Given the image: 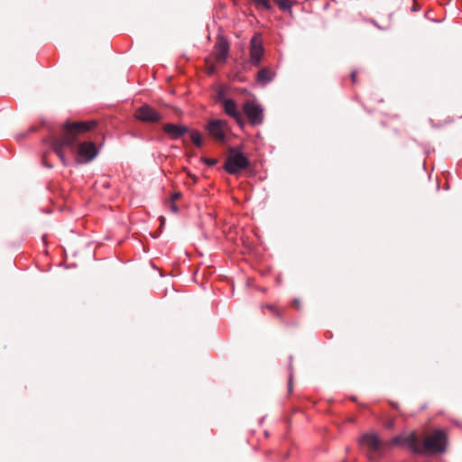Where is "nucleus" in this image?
Instances as JSON below:
<instances>
[{
  "label": "nucleus",
  "instance_id": "obj_1",
  "mask_svg": "<svg viewBox=\"0 0 462 462\" xmlns=\"http://www.w3.org/2000/svg\"><path fill=\"white\" fill-rule=\"evenodd\" d=\"M97 125V122L96 120L73 123L68 122L64 125L60 137L55 138L52 141V149L64 164L66 163V159L63 148L67 146L75 150V143L79 140V135L91 131Z\"/></svg>",
  "mask_w": 462,
  "mask_h": 462
},
{
  "label": "nucleus",
  "instance_id": "obj_2",
  "mask_svg": "<svg viewBox=\"0 0 462 462\" xmlns=\"http://www.w3.org/2000/svg\"><path fill=\"white\" fill-rule=\"evenodd\" d=\"M360 446L365 448V455L372 462L378 461L383 456L387 446L375 433L367 432L361 435L358 440Z\"/></svg>",
  "mask_w": 462,
  "mask_h": 462
},
{
  "label": "nucleus",
  "instance_id": "obj_3",
  "mask_svg": "<svg viewBox=\"0 0 462 462\" xmlns=\"http://www.w3.org/2000/svg\"><path fill=\"white\" fill-rule=\"evenodd\" d=\"M250 162L237 147H229L224 169L232 175H237L241 171L248 168Z\"/></svg>",
  "mask_w": 462,
  "mask_h": 462
},
{
  "label": "nucleus",
  "instance_id": "obj_4",
  "mask_svg": "<svg viewBox=\"0 0 462 462\" xmlns=\"http://www.w3.org/2000/svg\"><path fill=\"white\" fill-rule=\"evenodd\" d=\"M448 437L444 430H436L423 442L424 453L438 454L446 451Z\"/></svg>",
  "mask_w": 462,
  "mask_h": 462
},
{
  "label": "nucleus",
  "instance_id": "obj_5",
  "mask_svg": "<svg viewBox=\"0 0 462 462\" xmlns=\"http://www.w3.org/2000/svg\"><path fill=\"white\" fill-rule=\"evenodd\" d=\"M244 113L252 125H261L263 121V109L254 101L248 100L244 104Z\"/></svg>",
  "mask_w": 462,
  "mask_h": 462
},
{
  "label": "nucleus",
  "instance_id": "obj_6",
  "mask_svg": "<svg viewBox=\"0 0 462 462\" xmlns=\"http://www.w3.org/2000/svg\"><path fill=\"white\" fill-rule=\"evenodd\" d=\"M134 117L144 123H158L162 116L149 105H143L134 112Z\"/></svg>",
  "mask_w": 462,
  "mask_h": 462
},
{
  "label": "nucleus",
  "instance_id": "obj_7",
  "mask_svg": "<svg viewBox=\"0 0 462 462\" xmlns=\"http://www.w3.org/2000/svg\"><path fill=\"white\" fill-rule=\"evenodd\" d=\"M263 47L260 34H255L250 41V60L253 65L259 66L263 55Z\"/></svg>",
  "mask_w": 462,
  "mask_h": 462
},
{
  "label": "nucleus",
  "instance_id": "obj_8",
  "mask_svg": "<svg viewBox=\"0 0 462 462\" xmlns=\"http://www.w3.org/2000/svg\"><path fill=\"white\" fill-rule=\"evenodd\" d=\"M214 49L215 51L211 57L216 60L217 64L226 63L229 51L228 42L223 37H219L217 40Z\"/></svg>",
  "mask_w": 462,
  "mask_h": 462
},
{
  "label": "nucleus",
  "instance_id": "obj_9",
  "mask_svg": "<svg viewBox=\"0 0 462 462\" xmlns=\"http://www.w3.org/2000/svg\"><path fill=\"white\" fill-rule=\"evenodd\" d=\"M77 153L82 162H88L97 155V149L93 142H83L78 146Z\"/></svg>",
  "mask_w": 462,
  "mask_h": 462
},
{
  "label": "nucleus",
  "instance_id": "obj_10",
  "mask_svg": "<svg viewBox=\"0 0 462 462\" xmlns=\"http://www.w3.org/2000/svg\"><path fill=\"white\" fill-rule=\"evenodd\" d=\"M226 128V122L217 119L211 120L207 125L208 134L218 142H222L225 140Z\"/></svg>",
  "mask_w": 462,
  "mask_h": 462
},
{
  "label": "nucleus",
  "instance_id": "obj_11",
  "mask_svg": "<svg viewBox=\"0 0 462 462\" xmlns=\"http://www.w3.org/2000/svg\"><path fill=\"white\" fill-rule=\"evenodd\" d=\"M225 112L231 117H233L237 124L241 126L245 125L244 117L242 114L237 110L236 104L232 99H226L224 101Z\"/></svg>",
  "mask_w": 462,
  "mask_h": 462
},
{
  "label": "nucleus",
  "instance_id": "obj_12",
  "mask_svg": "<svg viewBox=\"0 0 462 462\" xmlns=\"http://www.w3.org/2000/svg\"><path fill=\"white\" fill-rule=\"evenodd\" d=\"M163 131L171 136V139H178L189 132L185 125H177L174 124H165L162 126Z\"/></svg>",
  "mask_w": 462,
  "mask_h": 462
},
{
  "label": "nucleus",
  "instance_id": "obj_13",
  "mask_svg": "<svg viewBox=\"0 0 462 462\" xmlns=\"http://www.w3.org/2000/svg\"><path fill=\"white\" fill-rule=\"evenodd\" d=\"M403 443L407 444L412 452L417 454L424 453L423 445H420V439L415 433H411L403 439Z\"/></svg>",
  "mask_w": 462,
  "mask_h": 462
},
{
  "label": "nucleus",
  "instance_id": "obj_14",
  "mask_svg": "<svg viewBox=\"0 0 462 462\" xmlns=\"http://www.w3.org/2000/svg\"><path fill=\"white\" fill-rule=\"evenodd\" d=\"M273 77L274 73L269 68H263L257 73V82L264 86L271 82Z\"/></svg>",
  "mask_w": 462,
  "mask_h": 462
},
{
  "label": "nucleus",
  "instance_id": "obj_15",
  "mask_svg": "<svg viewBox=\"0 0 462 462\" xmlns=\"http://www.w3.org/2000/svg\"><path fill=\"white\" fill-rule=\"evenodd\" d=\"M190 141L199 148L201 147L203 144L202 135L198 131L190 132Z\"/></svg>",
  "mask_w": 462,
  "mask_h": 462
},
{
  "label": "nucleus",
  "instance_id": "obj_16",
  "mask_svg": "<svg viewBox=\"0 0 462 462\" xmlns=\"http://www.w3.org/2000/svg\"><path fill=\"white\" fill-rule=\"evenodd\" d=\"M205 63L208 74H213L216 70V60L212 57H208L205 60Z\"/></svg>",
  "mask_w": 462,
  "mask_h": 462
},
{
  "label": "nucleus",
  "instance_id": "obj_17",
  "mask_svg": "<svg viewBox=\"0 0 462 462\" xmlns=\"http://www.w3.org/2000/svg\"><path fill=\"white\" fill-rule=\"evenodd\" d=\"M278 7L282 11L291 10V3L289 0H273Z\"/></svg>",
  "mask_w": 462,
  "mask_h": 462
},
{
  "label": "nucleus",
  "instance_id": "obj_18",
  "mask_svg": "<svg viewBox=\"0 0 462 462\" xmlns=\"http://www.w3.org/2000/svg\"><path fill=\"white\" fill-rule=\"evenodd\" d=\"M254 1L257 5L262 6L263 8H264L266 10H270L272 8L270 0H254Z\"/></svg>",
  "mask_w": 462,
  "mask_h": 462
},
{
  "label": "nucleus",
  "instance_id": "obj_19",
  "mask_svg": "<svg viewBox=\"0 0 462 462\" xmlns=\"http://www.w3.org/2000/svg\"><path fill=\"white\" fill-rule=\"evenodd\" d=\"M405 437H402V436H396L394 437L393 439H392V443L393 445H400V444H402L403 443V439Z\"/></svg>",
  "mask_w": 462,
  "mask_h": 462
},
{
  "label": "nucleus",
  "instance_id": "obj_20",
  "mask_svg": "<svg viewBox=\"0 0 462 462\" xmlns=\"http://www.w3.org/2000/svg\"><path fill=\"white\" fill-rule=\"evenodd\" d=\"M205 161V162L208 165V166H214L217 164V159H203Z\"/></svg>",
  "mask_w": 462,
  "mask_h": 462
},
{
  "label": "nucleus",
  "instance_id": "obj_21",
  "mask_svg": "<svg viewBox=\"0 0 462 462\" xmlns=\"http://www.w3.org/2000/svg\"><path fill=\"white\" fill-rule=\"evenodd\" d=\"M292 379H293V374H290V378H289V382H288V392H289V393H291L292 392Z\"/></svg>",
  "mask_w": 462,
  "mask_h": 462
},
{
  "label": "nucleus",
  "instance_id": "obj_22",
  "mask_svg": "<svg viewBox=\"0 0 462 462\" xmlns=\"http://www.w3.org/2000/svg\"><path fill=\"white\" fill-rule=\"evenodd\" d=\"M266 308H268L269 310H271L272 311H274L275 314L280 317L282 315L281 311L279 310H277L274 306L273 305H266Z\"/></svg>",
  "mask_w": 462,
  "mask_h": 462
},
{
  "label": "nucleus",
  "instance_id": "obj_23",
  "mask_svg": "<svg viewBox=\"0 0 462 462\" xmlns=\"http://www.w3.org/2000/svg\"><path fill=\"white\" fill-rule=\"evenodd\" d=\"M181 197L180 192H175L171 197V201L174 202L175 200L179 199Z\"/></svg>",
  "mask_w": 462,
  "mask_h": 462
},
{
  "label": "nucleus",
  "instance_id": "obj_24",
  "mask_svg": "<svg viewBox=\"0 0 462 462\" xmlns=\"http://www.w3.org/2000/svg\"><path fill=\"white\" fill-rule=\"evenodd\" d=\"M171 209L172 212L177 213L179 211L178 207L174 204V202L171 201Z\"/></svg>",
  "mask_w": 462,
  "mask_h": 462
},
{
  "label": "nucleus",
  "instance_id": "obj_25",
  "mask_svg": "<svg viewBox=\"0 0 462 462\" xmlns=\"http://www.w3.org/2000/svg\"><path fill=\"white\" fill-rule=\"evenodd\" d=\"M292 305L297 310L300 309V302L299 300H294Z\"/></svg>",
  "mask_w": 462,
  "mask_h": 462
},
{
  "label": "nucleus",
  "instance_id": "obj_26",
  "mask_svg": "<svg viewBox=\"0 0 462 462\" xmlns=\"http://www.w3.org/2000/svg\"><path fill=\"white\" fill-rule=\"evenodd\" d=\"M356 75H357L356 71H355V70H354V71H352V72H351L350 77H351V79H352V81H353L354 83H356Z\"/></svg>",
  "mask_w": 462,
  "mask_h": 462
},
{
  "label": "nucleus",
  "instance_id": "obj_27",
  "mask_svg": "<svg viewBox=\"0 0 462 462\" xmlns=\"http://www.w3.org/2000/svg\"><path fill=\"white\" fill-rule=\"evenodd\" d=\"M386 427L387 428H393V421L387 422Z\"/></svg>",
  "mask_w": 462,
  "mask_h": 462
},
{
  "label": "nucleus",
  "instance_id": "obj_28",
  "mask_svg": "<svg viewBox=\"0 0 462 462\" xmlns=\"http://www.w3.org/2000/svg\"><path fill=\"white\" fill-rule=\"evenodd\" d=\"M183 143H184V145L188 144V143L185 140H183Z\"/></svg>",
  "mask_w": 462,
  "mask_h": 462
}]
</instances>
